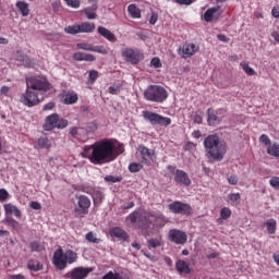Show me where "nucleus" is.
I'll return each instance as SVG.
<instances>
[{
  "label": "nucleus",
  "instance_id": "nucleus-15",
  "mask_svg": "<svg viewBox=\"0 0 279 279\" xmlns=\"http://www.w3.org/2000/svg\"><path fill=\"white\" fill-rule=\"evenodd\" d=\"M53 265L57 267V269H66V257L64 255V252L62 248H59L53 254Z\"/></svg>",
  "mask_w": 279,
  "mask_h": 279
},
{
  "label": "nucleus",
  "instance_id": "nucleus-20",
  "mask_svg": "<svg viewBox=\"0 0 279 279\" xmlns=\"http://www.w3.org/2000/svg\"><path fill=\"white\" fill-rule=\"evenodd\" d=\"M110 236H114L116 239H120V241H129L130 235L125 230L121 229L120 227L112 228L109 231Z\"/></svg>",
  "mask_w": 279,
  "mask_h": 279
},
{
  "label": "nucleus",
  "instance_id": "nucleus-27",
  "mask_svg": "<svg viewBox=\"0 0 279 279\" xmlns=\"http://www.w3.org/2000/svg\"><path fill=\"white\" fill-rule=\"evenodd\" d=\"M128 12L131 19H141L142 16V11L138 7H136V4H130L128 7Z\"/></svg>",
  "mask_w": 279,
  "mask_h": 279
},
{
  "label": "nucleus",
  "instance_id": "nucleus-3",
  "mask_svg": "<svg viewBox=\"0 0 279 279\" xmlns=\"http://www.w3.org/2000/svg\"><path fill=\"white\" fill-rule=\"evenodd\" d=\"M144 97L147 101H155V104H162L169 97V93L160 85H150L144 92Z\"/></svg>",
  "mask_w": 279,
  "mask_h": 279
},
{
  "label": "nucleus",
  "instance_id": "nucleus-14",
  "mask_svg": "<svg viewBox=\"0 0 279 279\" xmlns=\"http://www.w3.org/2000/svg\"><path fill=\"white\" fill-rule=\"evenodd\" d=\"M77 206L75 208V215H88V209L90 208V198L88 196L81 195L77 197Z\"/></svg>",
  "mask_w": 279,
  "mask_h": 279
},
{
  "label": "nucleus",
  "instance_id": "nucleus-4",
  "mask_svg": "<svg viewBox=\"0 0 279 279\" xmlns=\"http://www.w3.org/2000/svg\"><path fill=\"white\" fill-rule=\"evenodd\" d=\"M26 86L36 93H47L50 88L49 81L45 76H31L26 78Z\"/></svg>",
  "mask_w": 279,
  "mask_h": 279
},
{
  "label": "nucleus",
  "instance_id": "nucleus-30",
  "mask_svg": "<svg viewBox=\"0 0 279 279\" xmlns=\"http://www.w3.org/2000/svg\"><path fill=\"white\" fill-rule=\"evenodd\" d=\"M81 34H90L95 32V23L85 22L78 25Z\"/></svg>",
  "mask_w": 279,
  "mask_h": 279
},
{
  "label": "nucleus",
  "instance_id": "nucleus-62",
  "mask_svg": "<svg viewBox=\"0 0 279 279\" xmlns=\"http://www.w3.org/2000/svg\"><path fill=\"white\" fill-rule=\"evenodd\" d=\"M218 40H221V43H229L230 39L226 37V35H217Z\"/></svg>",
  "mask_w": 279,
  "mask_h": 279
},
{
  "label": "nucleus",
  "instance_id": "nucleus-42",
  "mask_svg": "<svg viewBox=\"0 0 279 279\" xmlns=\"http://www.w3.org/2000/svg\"><path fill=\"white\" fill-rule=\"evenodd\" d=\"M84 13L86 15V17L89 20V21H93L95 19H97V13H95V11L90 8H87L84 10Z\"/></svg>",
  "mask_w": 279,
  "mask_h": 279
},
{
  "label": "nucleus",
  "instance_id": "nucleus-8",
  "mask_svg": "<svg viewBox=\"0 0 279 279\" xmlns=\"http://www.w3.org/2000/svg\"><path fill=\"white\" fill-rule=\"evenodd\" d=\"M21 101L24 106H27L28 108H34V106H38V104H40L38 92L31 89V87L26 86V92L22 95Z\"/></svg>",
  "mask_w": 279,
  "mask_h": 279
},
{
  "label": "nucleus",
  "instance_id": "nucleus-17",
  "mask_svg": "<svg viewBox=\"0 0 279 279\" xmlns=\"http://www.w3.org/2000/svg\"><path fill=\"white\" fill-rule=\"evenodd\" d=\"M174 182L183 186H191V179L183 170H177L174 173Z\"/></svg>",
  "mask_w": 279,
  "mask_h": 279
},
{
  "label": "nucleus",
  "instance_id": "nucleus-38",
  "mask_svg": "<svg viewBox=\"0 0 279 279\" xmlns=\"http://www.w3.org/2000/svg\"><path fill=\"white\" fill-rule=\"evenodd\" d=\"M64 32H65V34H72V35L81 34V32H80V25L66 26V27L64 28Z\"/></svg>",
  "mask_w": 279,
  "mask_h": 279
},
{
  "label": "nucleus",
  "instance_id": "nucleus-1",
  "mask_svg": "<svg viewBox=\"0 0 279 279\" xmlns=\"http://www.w3.org/2000/svg\"><path fill=\"white\" fill-rule=\"evenodd\" d=\"M83 158H87L93 165H108L117 158L114 144L109 140H102L90 146H85Z\"/></svg>",
  "mask_w": 279,
  "mask_h": 279
},
{
  "label": "nucleus",
  "instance_id": "nucleus-53",
  "mask_svg": "<svg viewBox=\"0 0 279 279\" xmlns=\"http://www.w3.org/2000/svg\"><path fill=\"white\" fill-rule=\"evenodd\" d=\"M228 182H229V184L236 185V184H239V177L232 174V175L228 177Z\"/></svg>",
  "mask_w": 279,
  "mask_h": 279
},
{
  "label": "nucleus",
  "instance_id": "nucleus-34",
  "mask_svg": "<svg viewBox=\"0 0 279 279\" xmlns=\"http://www.w3.org/2000/svg\"><path fill=\"white\" fill-rule=\"evenodd\" d=\"M267 154L269 156H274L275 158H279V144L278 143L270 144L267 147Z\"/></svg>",
  "mask_w": 279,
  "mask_h": 279
},
{
  "label": "nucleus",
  "instance_id": "nucleus-12",
  "mask_svg": "<svg viewBox=\"0 0 279 279\" xmlns=\"http://www.w3.org/2000/svg\"><path fill=\"white\" fill-rule=\"evenodd\" d=\"M168 239L172 243H175L177 245H184L186 241H189V236L184 233V231L172 229L168 233Z\"/></svg>",
  "mask_w": 279,
  "mask_h": 279
},
{
  "label": "nucleus",
  "instance_id": "nucleus-54",
  "mask_svg": "<svg viewBox=\"0 0 279 279\" xmlns=\"http://www.w3.org/2000/svg\"><path fill=\"white\" fill-rule=\"evenodd\" d=\"M97 77H99V72H97L95 70L89 71V80L92 82H95V80H97Z\"/></svg>",
  "mask_w": 279,
  "mask_h": 279
},
{
  "label": "nucleus",
  "instance_id": "nucleus-52",
  "mask_svg": "<svg viewBox=\"0 0 279 279\" xmlns=\"http://www.w3.org/2000/svg\"><path fill=\"white\" fill-rule=\"evenodd\" d=\"M151 66H154L155 69H160L162 66V62H160L159 58H154L150 61Z\"/></svg>",
  "mask_w": 279,
  "mask_h": 279
},
{
  "label": "nucleus",
  "instance_id": "nucleus-25",
  "mask_svg": "<svg viewBox=\"0 0 279 279\" xmlns=\"http://www.w3.org/2000/svg\"><path fill=\"white\" fill-rule=\"evenodd\" d=\"M98 34L102 36V38H106V40H109V43H117V36L104 26L98 27Z\"/></svg>",
  "mask_w": 279,
  "mask_h": 279
},
{
  "label": "nucleus",
  "instance_id": "nucleus-40",
  "mask_svg": "<svg viewBox=\"0 0 279 279\" xmlns=\"http://www.w3.org/2000/svg\"><path fill=\"white\" fill-rule=\"evenodd\" d=\"M64 2L69 8H73L74 10H77L82 5V0H64Z\"/></svg>",
  "mask_w": 279,
  "mask_h": 279
},
{
  "label": "nucleus",
  "instance_id": "nucleus-46",
  "mask_svg": "<svg viewBox=\"0 0 279 279\" xmlns=\"http://www.w3.org/2000/svg\"><path fill=\"white\" fill-rule=\"evenodd\" d=\"M31 250L32 252H40V250H43V246L40 245V242L34 241L31 243Z\"/></svg>",
  "mask_w": 279,
  "mask_h": 279
},
{
  "label": "nucleus",
  "instance_id": "nucleus-43",
  "mask_svg": "<svg viewBox=\"0 0 279 279\" xmlns=\"http://www.w3.org/2000/svg\"><path fill=\"white\" fill-rule=\"evenodd\" d=\"M231 216H232V210H230V208L223 207V208L220 210V217H221V219H230Z\"/></svg>",
  "mask_w": 279,
  "mask_h": 279
},
{
  "label": "nucleus",
  "instance_id": "nucleus-2",
  "mask_svg": "<svg viewBox=\"0 0 279 279\" xmlns=\"http://www.w3.org/2000/svg\"><path fill=\"white\" fill-rule=\"evenodd\" d=\"M204 147L213 160L221 161L228 151L226 141L219 138L217 134L208 135L204 141Z\"/></svg>",
  "mask_w": 279,
  "mask_h": 279
},
{
  "label": "nucleus",
  "instance_id": "nucleus-35",
  "mask_svg": "<svg viewBox=\"0 0 279 279\" xmlns=\"http://www.w3.org/2000/svg\"><path fill=\"white\" fill-rule=\"evenodd\" d=\"M27 269H29L31 271H40V269H43V264H40V262L36 259H31L27 263Z\"/></svg>",
  "mask_w": 279,
  "mask_h": 279
},
{
  "label": "nucleus",
  "instance_id": "nucleus-28",
  "mask_svg": "<svg viewBox=\"0 0 279 279\" xmlns=\"http://www.w3.org/2000/svg\"><path fill=\"white\" fill-rule=\"evenodd\" d=\"M207 122L209 125H217L221 120L217 117V112L213 109L207 110Z\"/></svg>",
  "mask_w": 279,
  "mask_h": 279
},
{
  "label": "nucleus",
  "instance_id": "nucleus-16",
  "mask_svg": "<svg viewBox=\"0 0 279 279\" xmlns=\"http://www.w3.org/2000/svg\"><path fill=\"white\" fill-rule=\"evenodd\" d=\"M138 151L142 162H144V165H151V160H154V150L145 146H140Z\"/></svg>",
  "mask_w": 279,
  "mask_h": 279
},
{
  "label": "nucleus",
  "instance_id": "nucleus-61",
  "mask_svg": "<svg viewBox=\"0 0 279 279\" xmlns=\"http://www.w3.org/2000/svg\"><path fill=\"white\" fill-rule=\"evenodd\" d=\"M97 1L98 0H88V3H92V10L94 11V12H96V10H97Z\"/></svg>",
  "mask_w": 279,
  "mask_h": 279
},
{
  "label": "nucleus",
  "instance_id": "nucleus-11",
  "mask_svg": "<svg viewBox=\"0 0 279 279\" xmlns=\"http://www.w3.org/2000/svg\"><path fill=\"white\" fill-rule=\"evenodd\" d=\"M197 51H199V46L193 43H186L179 48V56L186 60V58H193V56L197 53Z\"/></svg>",
  "mask_w": 279,
  "mask_h": 279
},
{
  "label": "nucleus",
  "instance_id": "nucleus-58",
  "mask_svg": "<svg viewBox=\"0 0 279 279\" xmlns=\"http://www.w3.org/2000/svg\"><path fill=\"white\" fill-rule=\"evenodd\" d=\"M70 134H71V136H77V134H80V129L76 126L71 128Z\"/></svg>",
  "mask_w": 279,
  "mask_h": 279
},
{
  "label": "nucleus",
  "instance_id": "nucleus-55",
  "mask_svg": "<svg viewBox=\"0 0 279 279\" xmlns=\"http://www.w3.org/2000/svg\"><path fill=\"white\" fill-rule=\"evenodd\" d=\"M29 207L33 208V210H40V208H43L38 202H31Z\"/></svg>",
  "mask_w": 279,
  "mask_h": 279
},
{
  "label": "nucleus",
  "instance_id": "nucleus-22",
  "mask_svg": "<svg viewBox=\"0 0 279 279\" xmlns=\"http://www.w3.org/2000/svg\"><path fill=\"white\" fill-rule=\"evenodd\" d=\"M73 60H76V62H95L96 58L92 53L75 52L73 54Z\"/></svg>",
  "mask_w": 279,
  "mask_h": 279
},
{
  "label": "nucleus",
  "instance_id": "nucleus-59",
  "mask_svg": "<svg viewBox=\"0 0 279 279\" xmlns=\"http://www.w3.org/2000/svg\"><path fill=\"white\" fill-rule=\"evenodd\" d=\"M271 14L275 19H279V7H274L271 10Z\"/></svg>",
  "mask_w": 279,
  "mask_h": 279
},
{
  "label": "nucleus",
  "instance_id": "nucleus-19",
  "mask_svg": "<svg viewBox=\"0 0 279 279\" xmlns=\"http://www.w3.org/2000/svg\"><path fill=\"white\" fill-rule=\"evenodd\" d=\"M3 208L5 215H13L16 219H21V217H23V213L12 203L4 204Z\"/></svg>",
  "mask_w": 279,
  "mask_h": 279
},
{
  "label": "nucleus",
  "instance_id": "nucleus-18",
  "mask_svg": "<svg viewBox=\"0 0 279 279\" xmlns=\"http://www.w3.org/2000/svg\"><path fill=\"white\" fill-rule=\"evenodd\" d=\"M220 10H221V7H214L208 9L204 14L205 21L207 23H210V21H215V19H219V16H221Z\"/></svg>",
  "mask_w": 279,
  "mask_h": 279
},
{
  "label": "nucleus",
  "instance_id": "nucleus-10",
  "mask_svg": "<svg viewBox=\"0 0 279 279\" xmlns=\"http://www.w3.org/2000/svg\"><path fill=\"white\" fill-rule=\"evenodd\" d=\"M168 208L171 213H174V215H185L186 217H189V215H192L193 213V208L191 207V205L182 203L180 201L169 204Z\"/></svg>",
  "mask_w": 279,
  "mask_h": 279
},
{
  "label": "nucleus",
  "instance_id": "nucleus-56",
  "mask_svg": "<svg viewBox=\"0 0 279 279\" xmlns=\"http://www.w3.org/2000/svg\"><path fill=\"white\" fill-rule=\"evenodd\" d=\"M149 23H150V25H156V23H158V14L157 13H151Z\"/></svg>",
  "mask_w": 279,
  "mask_h": 279
},
{
  "label": "nucleus",
  "instance_id": "nucleus-36",
  "mask_svg": "<svg viewBox=\"0 0 279 279\" xmlns=\"http://www.w3.org/2000/svg\"><path fill=\"white\" fill-rule=\"evenodd\" d=\"M240 66L242 68L244 73H246V75H256V71L250 66V63L247 61H242L240 63Z\"/></svg>",
  "mask_w": 279,
  "mask_h": 279
},
{
  "label": "nucleus",
  "instance_id": "nucleus-41",
  "mask_svg": "<svg viewBox=\"0 0 279 279\" xmlns=\"http://www.w3.org/2000/svg\"><path fill=\"white\" fill-rule=\"evenodd\" d=\"M86 241H88V243H101V239L97 238L93 232L86 234Z\"/></svg>",
  "mask_w": 279,
  "mask_h": 279
},
{
  "label": "nucleus",
  "instance_id": "nucleus-60",
  "mask_svg": "<svg viewBox=\"0 0 279 279\" xmlns=\"http://www.w3.org/2000/svg\"><path fill=\"white\" fill-rule=\"evenodd\" d=\"M53 108H56V104L53 102H48L44 106V110H53Z\"/></svg>",
  "mask_w": 279,
  "mask_h": 279
},
{
  "label": "nucleus",
  "instance_id": "nucleus-24",
  "mask_svg": "<svg viewBox=\"0 0 279 279\" xmlns=\"http://www.w3.org/2000/svg\"><path fill=\"white\" fill-rule=\"evenodd\" d=\"M145 214L138 215V213H132L128 216L126 221L130 223V226H147L145 225V219H142L141 216Z\"/></svg>",
  "mask_w": 279,
  "mask_h": 279
},
{
  "label": "nucleus",
  "instance_id": "nucleus-13",
  "mask_svg": "<svg viewBox=\"0 0 279 279\" xmlns=\"http://www.w3.org/2000/svg\"><path fill=\"white\" fill-rule=\"evenodd\" d=\"M88 274H93V268L76 267L65 275L68 279H85Z\"/></svg>",
  "mask_w": 279,
  "mask_h": 279
},
{
  "label": "nucleus",
  "instance_id": "nucleus-26",
  "mask_svg": "<svg viewBox=\"0 0 279 279\" xmlns=\"http://www.w3.org/2000/svg\"><path fill=\"white\" fill-rule=\"evenodd\" d=\"M36 149H50L51 140H48L47 136H41L37 140Z\"/></svg>",
  "mask_w": 279,
  "mask_h": 279
},
{
  "label": "nucleus",
  "instance_id": "nucleus-21",
  "mask_svg": "<svg viewBox=\"0 0 279 279\" xmlns=\"http://www.w3.org/2000/svg\"><path fill=\"white\" fill-rule=\"evenodd\" d=\"M80 98L77 97V93L75 92H64L62 94V101L65 104V106H71L73 104H77V100Z\"/></svg>",
  "mask_w": 279,
  "mask_h": 279
},
{
  "label": "nucleus",
  "instance_id": "nucleus-44",
  "mask_svg": "<svg viewBox=\"0 0 279 279\" xmlns=\"http://www.w3.org/2000/svg\"><path fill=\"white\" fill-rule=\"evenodd\" d=\"M77 49H83V51H93L94 50V46L86 44V43H81L76 45Z\"/></svg>",
  "mask_w": 279,
  "mask_h": 279
},
{
  "label": "nucleus",
  "instance_id": "nucleus-33",
  "mask_svg": "<svg viewBox=\"0 0 279 279\" xmlns=\"http://www.w3.org/2000/svg\"><path fill=\"white\" fill-rule=\"evenodd\" d=\"M227 202L231 204V206H239V202H241L240 193H231L227 196Z\"/></svg>",
  "mask_w": 279,
  "mask_h": 279
},
{
  "label": "nucleus",
  "instance_id": "nucleus-48",
  "mask_svg": "<svg viewBox=\"0 0 279 279\" xmlns=\"http://www.w3.org/2000/svg\"><path fill=\"white\" fill-rule=\"evenodd\" d=\"M10 197V193L5 189H0V202H7Z\"/></svg>",
  "mask_w": 279,
  "mask_h": 279
},
{
  "label": "nucleus",
  "instance_id": "nucleus-50",
  "mask_svg": "<svg viewBox=\"0 0 279 279\" xmlns=\"http://www.w3.org/2000/svg\"><path fill=\"white\" fill-rule=\"evenodd\" d=\"M110 95H119L121 93V86H110L109 87Z\"/></svg>",
  "mask_w": 279,
  "mask_h": 279
},
{
  "label": "nucleus",
  "instance_id": "nucleus-51",
  "mask_svg": "<svg viewBox=\"0 0 279 279\" xmlns=\"http://www.w3.org/2000/svg\"><path fill=\"white\" fill-rule=\"evenodd\" d=\"M269 184H270V186H272V189H278V186H279V177H272L269 180Z\"/></svg>",
  "mask_w": 279,
  "mask_h": 279
},
{
  "label": "nucleus",
  "instance_id": "nucleus-49",
  "mask_svg": "<svg viewBox=\"0 0 279 279\" xmlns=\"http://www.w3.org/2000/svg\"><path fill=\"white\" fill-rule=\"evenodd\" d=\"M96 53H102V56L108 54V49L104 48V46H94V50Z\"/></svg>",
  "mask_w": 279,
  "mask_h": 279
},
{
  "label": "nucleus",
  "instance_id": "nucleus-57",
  "mask_svg": "<svg viewBox=\"0 0 279 279\" xmlns=\"http://www.w3.org/2000/svg\"><path fill=\"white\" fill-rule=\"evenodd\" d=\"M175 2L180 5H191V3H193V0H175Z\"/></svg>",
  "mask_w": 279,
  "mask_h": 279
},
{
  "label": "nucleus",
  "instance_id": "nucleus-45",
  "mask_svg": "<svg viewBox=\"0 0 279 279\" xmlns=\"http://www.w3.org/2000/svg\"><path fill=\"white\" fill-rule=\"evenodd\" d=\"M259 143H263L264 145H267L269 147L271 145V140L266 134H262L259 136Z\"/></svg>",
  "mask_w": 279,
  "mask_h": 279
},
{
  "label": "nucleus",
  "instance_id": "nucleus-64",
  "mask_svg": "<svg viewBox=\"0 0 279 279\" xmlns=\"http://www.w3.org/2000/svg\"><path fill=\"white\" fill-rule=\"evenodd\" d=\"M271 36H272V38H275L276 43H279V33L278 32H272Z\"/></svg>",
  "mask_w": 279,
  "mask_h": 279
},
{
  "label": "nucleus",
  "instance_id": "nucleus-29",
  "mask_svg": "<svg viewBox=\"0 0 279 279\" xmlns=\"http://www.w3.org/2000/svg\"><path fill=\"white\" fill-rule=\"evenodd\" d=\"M16 8L21 12L22 16H29V4L25 1H17Z\"/></svg>",
  "mask_w": 279,
  "mask_h": 279
},
{
  "label": "nucleus",
  "instance_id": "nucleus-37",
  "mask_svg": "<svg viewBox=\"0 0 279 279\" xmlns=\"http://www.w3.org/2000/svg\"><path fill=\"white\" fill-rule=\"evenodd\" d=\"M143 169V165L138 162H132L129 165V171L131 173H138Z\"/></svg>",
  "mask_w": 279,
  "mask_h": 279
},
{
  "label": "nucleus",
  "instance_id": "nucleus-9",
  "mask_svg": "<svg viewBox=\"0 0 279 279\" xmlns=\"http://www.w3.org/2000/svg\"><path fill=\"white\" fill-rule=\"evenodd\" d=\"M141 219H144V226H150L153 223L154 226L162 227L167 223V218L162 214L144 213Z\"/></svg>",
  "mask_w": 279,
  "mask_h": 279
},
{
  "label": "nucleus",
  "instance_id": "nucleus-63",
  "mask_svg": "<svg viewBox=\"0 0 279 279\" xmlns=\"http://www.w3.org/2000/svg\"><path fill=\"white\" fill-rule=\"evenodd\" d=\"M10 223H11V226H12V228H14L15 230L19 228V221H16V220H14V219H11V221H10Z\"/></svg>",
  "mask_w": 279,
  "mask_h": 279
},
{
  "label": "nucleus",
  "instance_id": "nucleus-7",
  "mask_svg": "<svg viewBox=\"0 0 279 279\" xmlns=\"http://www.w3.org/2000/svg\"><path fill=\"white\" fill-rule=\"evenodd\" d=\"M121 56L125 62L130 64H138L143 60V53L138 49L134 48H123L121 50Z\"/></svg>",
  "mask_w": 279,
  "mask_h": 279
},
{
  "label": "nucleus",
  "instance_id": "nucleus-47",
  "mask_svg": "<svg viewBox=\"0 0 279 279\" xmlns=\"http://www.w3.org/2000/svg\"><path fill=\"white\" fill-rule=\"evenodd\" d=\"M105 182H111L112 184H114L117 182H121V178L114 175H107L105 177Z\"/></svg>",
  "mask_w": 279,
  "mask_h": 279
},
{
  "label": "nucleus",
  "instance_id": "nucleus-31",
  "mask_svg": "<svg viewBox=\"0 0 279 279\" xmlns=\"http://www.w3.org/2000/svg\"><path fill=\"white\" fill-rule=\"evenodd\" d=\"M264 226H266V230L269 234H276V228L278 226L276 219H268L266 222H264Z\"/></svg>",
  "mask_w": 279,
  "mask_h": 279
},
{
  "label": "nucleus",
  "instance_id": "nucleus-5",
  "mask_svg": "<svg viewBox=\"0 0 279 279\" xmlns=\"http://www.w3.org/2000/svg\"><path fill=\"white\" fill-rule=\"evenodd\" d=\"M66 125H69V122L66 120L60 119V116H58V113H53L46 118L44 130L46 132L54 130V128H58V130H63V128H66Z\"/></svg>",
  "mask_w": 279,
  "mask_h": 279
},
{
  "label": "nucleus",
  "instance_id": "nucleus-23",
  "mask_svg": "<svg viewBox=\"0 0 279 279\" xmlns=\"http://www.w3.org/2000/svg\"><path fill=\"white\" fill-rule=\"evenodd\" d=\"M175 269L180 274V276H182L183 274L189 276V274H191V266L189 265V263L182 259L175 262Z\"/></svg>",
  "mask_w": 279,
  "mask_h": 279
},
{
  "label": "nucleus",
  "instance_id": "nucleus-32",
  "mask_svg": "<svg viewBox=\"0 0 279 279\" xmlns=\"http://www.w3.org/2000/svg\"><path fill=\"white\" fill-rule=\"evenodd\" d=\"M66 265H73V263L77 262V253L69 250L64 253Z\"/></svg>",
  "mask_w": 279,
  "mask_h": 279
},
{
  "label": "nucleus",
  "instance_id": "nucleus-39",
  "mask_svg": "<svg viewBox=\"0 0 279 279\" xmlns=\"http://www.w3.org/2000/svg\"><path fill=\"white\" fill-rule=\"evenodd\" d=\"M148 247H160L162 245V240L161 239H150L147 241Z\"/></svg>",
  "mask_w": 279,
  "mask_h": 279
},
{
  "label": "nucleus",
  "instance_id": "nucleus-6",
  "mask_svg": "<svg viewBox=\"0 0 279 279\" xmlns=\"http://www.w3.org/2000/svg\"><path fill=\"white\" fill-rule=\"evenodd\" d=\"M142 117L145 119V121H149L151 125H163L167 128L171 123V118L162 117L151 111H143Z\"/></svg>",
  "mask_w": 279,
  "mask_h": 279
}]
</instances>
